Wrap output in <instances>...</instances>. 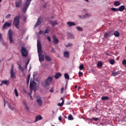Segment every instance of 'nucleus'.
<instances>
[{
  "label": "nucleus",
  "instance_id": "72a5a7b5",
  "mask_svg": "<svg viewBox=\"0 0 126 126\" xmlns=\"http://www.w3.org/2000/svg\"><path fill=\"white\" fill-rule=\"evenodd\" d=\"M108 99H109V97H108V96H102L101 97V99H102L103 101L108 100Z\"/></svg>",
  "mask_w": 126,
  "mask_h": 126
},
{
  "label": "nucleus",
  "instance_id": "f8f14e48",
  "mask_svg": "<svg viewBox=\"0 0 126 126\" xmlns=\"http://www.w3.org/2000/svg\"><path fill=\"white\" fill-rule=\"evenodd\" d=\"M34 84L35 82H34V81H32V82H30V89H31V92H32V91H33Z\"/></svg>",
  "mask_w": 126,
  "mask_h": 126
},
{
  "label": "nucleus",
  "instance_id": "473e14b6",
  "mask_svg": "<svg viewBox=\"0 0 126 126\" xmlns=\"http://www.w3.org/2000/svg\"><path fill=\"white\" fill-rule=\"evenodd\" d=\"M63 104H64V101H62V103H59L58 104V106L59 107H63Z\"/></svg>",
  "mask_w": 126,
  "mask_h": 126
},
{
  "label": "nucleus",
  "instance_id": "39448f33",
  "mask_svg": "<svg viewBox=\"0 0 126 126\" xmlns=\"http://www.w3.org/2000/svg\"><path fill=\"white\" fill-rule=\"evenodd\" d=\"M8 37L9 38L10 44H12V43H13V39H12V32H11V31L10 30L8 31Z\"/></svg>",
  "mask_w": 126,
  "mask_h": 126
},
{
  "label": "nucleus",
  "instance_id": "c85d7f7f",
  "mask_svg": "<svg viewBox=\"0 0 126 126\" xmlns=\"http://www.w3.org/2000/svg\"><path fill=\"white\" fill-rule=\"evenodd\" d=\"M56 25H58V22L55 21H53L52 23V27H54V26H56Z\"/></svg>",
  "mask_w": 126,
  "mask_h": 126
},
{
  "label": "nucleus",
  "instance_id": "338daca9",
  "mask_svg": "<svg viewBox=\"0 0 126 126\" xmlns=\"http://www.w3.org/2000/svg\"><path fill=\"white\" fill-rule=\"evenodd\" d=\"M61 100H62V102H63V101H64V100H63V97L61 98Z\"/></svg>",
  "mask_w": 126,
  "mask_h": 126
},
{
  "label": "nucleus",
  "instance_id": "412c9836",
  "mask_svg": "<svg viewBox=\"0 0 126 126\" xmlns=\"http://www.w3.org/2000/svg\"><path fill=\"white\" fill-rule=\"evenodd\" d=\"M61 76H62V74L61 73H57L54 77L56 79H59V77H61Z\"/></svg>",
  "mask_w": 126,
  "mask_h": 126
},
{
  "label": "nucleus",
  "instance_id": "f704fd0d",
  "mask_svg": "<svg viewBox=\"0 0 126 126\" xmlns=\"http://www.w3.org/2000/svg\"><path fill=\"white\" fill-rule=\"evenodd\" d=\"M64 77L65 79H69V75H68V74L67 73L64 74Z\"/></svg>",
  "mask_w": 126,
  "mask_h": 126
},
{
  "label": "nucleus",
  "instance_id": "2f4dec72",
  "mask_svg": "<svg viewBox=\"0 0 126 126\" xmlns=\"http://www.w3.org/2000/svg\"><path fill=\"white\" fill-rule=\"evenodd\" d=\"M68 120H69V121H72V120H73V117L72 116V115H69L68 116Z\"/></svg>",
  "mask_w": 126,
  "mask_h": 126
},
{
  "label": "nucleus",
  "instance_id": "423d86ee",
  "mask_svg": "<svg viewBox=\"0 0 126 126\" xmlns=\"http://www.w3.org/2000/svg\"><path fill=\"white\" fill-rule=\"evenodd\" d=\"M8 37L9 38L10 44H12V43H13V39H12V32H11V31L10 30L8 31Z\"/></svg>",
  "mask_w": 126,
  "mask_h": 126
},
{
  "label": "nucleus",
  "instance_id": "ddd939ff",
  "mask_svg": "<svg viewBox=\"0 0 126 126\" xmlns=\"http://www.w3.org/2000/svg\"><path fill=\"white\" fill-rule=\"evenodd\" d=\"M53 43L54 44H58L59 43V39L56 35H53Z\"/></svg>",
  "mask_w": 126,
  "mask_h": 126
},
{
  "label": "nucleus",
  "instance_id": "6ab92c4d",
  "mask_svg": "<svg viewBox=\"0 0 126 126\" xmlns=\"http://www.w3.org/2000/svg\"><path fill=\"white\" fill-rule=\"evenodd\" d=\"M68 26L71 27V26H75V23L72 22H67Z\"/></svg>",
  "mask_w": 126,
  "mask_h": 126
},
{
  "label": "nucleus",
  "instance_id": "e2e57ef3",
  "mask_svg": "<svg viewBox=\"0 0 126 126\" xmlns=\"http://www.w3.org/2000/svg\"><path fill=\"white\" fill-rule=\"evenodd\" d=\"M80 88H81L80 87H78V89H77L78 91H79V89H80Z\"/></svg>",
  "mask_w": 126,
  "mask_h": 126
},
{
  "label": "nucleus",
  "instance_id": "a878e982",
  "mask_svg": "<svg viewBox=\"0 0 126 126\" xmlns=\"http://www.w3.org/2000/svg\"><path fill=\"white\" fill-rule=\"evenodd\" d=\"M23 104L24 105L26 110H27V111H29V107H28V105H27V103H26V102L24 101L23 102Z\"/></svg>",
  "mask_w": 126,
  "mask_h": 126
},
{
  "label": "nucleus",
  "instance_id": "69168bd1",
  "mask_svg": "<svg viewBox=\"0 0 126 126\" xmlns=\"http://www.w3.org/2000/svg\"><path fill=\"white\" fill-rule=\"evenodd\" d=\"M2 84H2V81L1 84H0V86H2Z\"/></svg>",
  "mask_w": 126,
  "mask_h": 126
},
{
  "label": "nucleus",
  "instance_id": "13d9d810",
  "mask_svg": "<svg viewBox=\"0 0 126 126\" xmlns=\"http://www.w3.org/2000/svg\"><path fill=\"white\" fill-rule=\"evenodd\" d=\"M30 79H29V78L27 79V84H29V81H30Z\"/></svg>",
  "mask_w": 126,
  "mask_h": 126
},
{
  "label": "nucleus",
  "instance_id": "a211bd4d",
  "mask_svg": "<svg viewBox=\"0 0 126 126\" xmlns=\"http://www.w3.org/2000/svg\"><path fill=\"white\" fill-rule=\"evenodd\" d=\"M63 56L64 58H67L68 59L69 58V53L68 51H65L63 53Z\"/></svg>",
  "mask_w": 126,
  "mask_h": 126
},
{
  "label": "nucleus",
  "instance_id": "6e6552de",
  "mask_svg": "<svg viewBox=\"0 0 126 126\" xmlns=\"http://www.w3.org/2000/svg\"><path fill=\"white\" fill-rule=\"evenodd\" d=\"M41 23H42V18L39 17L37 19L36 23L34 25V27H38V25H41Z\"/></svg>",
  "mask_w": 126,
  "mask_h": 126
},
{
  "label": "nucleus",
  "instance_id": "20e7f679",
  "mask_svg": "<svg viewBox=\"0 0 126 126\" xmlns=\"http://www.w3.org/2000/svg\"><path fill=\"white\" fill-rule=\"evenodd\" d=\"M21 53L22 57H26L28 55V52L27 51V50H26V48L24 47H22L21 49Z\"/></svg>",
  "mask_w": 126,
  "mask_h": 126
},
{
  "label": "nucleus",
  "instance_id": "5701e85b",
  "mask_svg": "<svg viewBox=\"0 0 126 126\" xmlns=\"http://www.w3.org/2000/svg\"><path fill=\"white\" fill-rule=\"evenodd\" d=\"M2 84H4L5 85H8V84H9V81L8 80L2 81Z\"/></svg>",
  "mask_w": 126,
  "mask_h": 126
},
{
  "label": "nucleus",
  "instance_id": "79ce46f5",
  "mask_svg": "<svg viewBox=\"0 0 126 126\" xmlns=\"http://www.w3.org/2000/svg\"><path fill=\"white\" fill-rule=\"evenodd\" d=\"M72 46V44L68 43L67 45H65V47H66V48H67L68 47H71Z\"/></svg>",
  "mask_w": 126,
  "mask_h": 126
},
{
  "label": "nucleus",
  "instance_id": "49530a36",
  "mask_svg": "<svg viewBox=\"0 0 126 126\" xmlns=\"http://www.w3.org/2000/svg\"><path fill=\"white\" fill-rule=\"evenodd\" d=\"M83 75V73L82 72H79V76L80 77Z\"/></svg>",
  "mask_w": 126,
  "mask_h": 126
},
{
  "label": "nucleus",
  "instance_id": "a18cd8bd",
  "mask_svg": "<svg viewBox=\"0 0 126 126\" xmlns=\"http://www.w3.org/2000/svg\"><path fill=\"white\" fill-rule=\"evenodd\" d=\"M29 63V61H28L25 65V68L26 69L27 68V66H28Z\"/></svg>",
  "mask_w": 126,
  "mask_h": 126
},
{
  "label": "nucleus",
  "instance_id": "9d476101",
  "mask_svg": "<svg viewBox=\"0 0 126 126\" xmlns=\"http://www.w3.org/2000/svg\"><path fill=\"white\" fill-rule=\"evenodd\" d=\"M10 73L11 78H14V77H15V72H13V66H11V67Z\"/></svg>",
  "mask_w": 126,
  "mask_h": 126
},
{
  "label": "nucleus",
  "instance_id": "f03ea898",
  "mask_svg": "<svg viewBox=\"0 0 126 126\" xmlns=\"http://www.w3.org/2000/svg\"><path fill=\"white\" fill-rule=\"evenodd\" d=\"M19 19H20V17L16 16L15 17L13 23V25L17 29H19V27H18V25H19Z\"/></svg>",
  "mask_w": 126,
  "mask_h": 126
},
{
  "label": "nucleus",
  "instance_id": "aec40b11",
  "mask_svg": "<svg viewBox=\"0 0 126 126\" xmlns=\"http://www.w3.org/2000/svg\"><path fill=\"white\" fill-rule=\"evenodd\" d=\"M37 49H42V45H41V42L38 40L37 41Z\"/></svg>",
  "mask_w": 126,
  "mask_h": 126
},
{
  "label": "nucleus",
  "instance_id": "1a4fd4ad",
  "mask_svg": "<svg viewBox=\"0 0 126 126\" xmlns=\"http://www.w3.org/2000/svg\"><path fill=\"white\" fill-rule=\"evenodd\" d=\"M11 23L6 22L3 25L2 27V29L4 30L6 28V27H11Z\"/></svg>",
  "mask_w": 126,
  "mask_h": 126
},
{
  "label": "nucleus",
  "instance_id": "a19ab883",
  "mask_svg": "<svg viewBox=\"0 0 126 126\" xmlns=\"http://www.w3.org/2000/svg\"><path fill=\"white\" fill-rule=\"evenodd\" d=\"M111 10L112 11H118V10H119V9L116 8H112Z\"/></svg>",
  "mask_w": 126,
  "mask_h": 126
},
{
  "label": "nucleus",
  "instance_id": "b1692460",
  "mask_svg": "<svg viewBox=\"0 0 126 126\" xmlns=\"http://www.w3.org/2000/svg\"><path fill=\"white\" fill-rule=\"evenodd\" d=\"M114 35L115 37H120V33L118 31H115L114 32Z\"/></svg>",
  "mask_w": 126,
  "mask_h": 126
},
{
  "label": "nucleus",
  "instance_id": "0e129e2a",
  "mask_svg": "<svg viewBox=\"0 0 126 126\" xmlns=\"http://www.w3.org/2000/svg\"><path fill=\"white\" fill-rule=\"evenodd\" d=\"M29 95H30V96H31V99L32 100V95H30V94H29Z\"/></svg>",
  "mask_w": 126,
  "mask_h": 126
},
{
  "label": "nucleus",
  "instance_id": "9b49d317",
  "mask_svg": "<svg viewBox=\"0 0 126 126\" xmlns=\"http://www.w3.org/2000/svg\"><path fill=\"white\" fill-rule=\"evenodd\" d=\"M15 5L16 7H20L22 5V0H19L15 2Z\"/></svg>",
  "mask_w": 126,
  "mask_h": 126
},
{
  "label": "nucleus",
  "instance_id": "c9c22d12",
  "mask_svg": "<svg viewBox=\"0 0 126 126\" xmlns=\"http://www.w3.org/2000/svg\"><path fill=\"white\" fill-rule=\"evenodd\" d=\"M44 32L43 33L44 34H48V33H49V32H50V30H49V29L47 28L45 31H44Z\"/></svg>",
  "mask_w": 126,
  "mask_h": 126
},
{
  "label": "nucleus",
  "instance_id": "f257e3e1",
  "mask_svg": "<svg viewBox=\"0 0 126 126\" xmlns=\"http://www.w3.org/2000/svg\"><path fill=\"white\" fill-rule=\"evenodd\" d=\"M53 80V77H49L43 82H42V86L43 87H47L50 85V83L52 82Z\"/></svg>",
  "mask_w": 126,
  "mask_h": 126
},
{
  "label": "nucleus",
  "instance_id": "4be33fe9",
  "mask_svg": "<svg viewBox=\"0 0 126 126\" xmlns=\"http://www.w3.org/2000/svg\"><path fill=\"white\" fill-rule=\"evenodd\" d=\"M45 60L47 61V62H51V61H52V59H51V57H50L49 55H45Z\"/></svg>",
  "mask_w": 126,
  "mask_h": 126
},
{
  "label": "nucleus",
  "instance_id": "c03bdc74",
  "mask_svg": "<svg viewBox=\"0 0 126 126\" xmlns=\"http://www.w3.org/2000/svg\"><path fill=\"white\" fill-rule=\"evenodd\" d=\"M77 29L78 31H82V29L80 27H77Z\"/></svg>",
  "mask_w": 126,
  "mask_h": 126
},
{
  "label": "nucleus",
  "instance_id": "7ed1b4c3",
  "mask_svg": "<svg viewBox=\"0 0 126 126\" xmlns=\"http://www.w3.org/2000/svg\"><path fill=\"white\" fill-rule=\"evenodd\" d=\"M32 0H27L26 3L25 4V6L23 8V11L24 13H25L26 11H27V8H28V6L30 5V3H31V1Z\"/></svg>",
  "mask_w": 126,
  "mask_h": 126
},
{
  "label": "nucleus",
  "instance_id": "393cba45",
  "mask_svg": "<svg viewBox=\"0 0 126 126\" xmlns=\"http://www.w3.org/2000/svg\"><path fill=\"white\" fill-rule=\"evenodd\" d=\"M120 73H121V72H120V71L113 72H112V75L113 76H117V75H119V74H120Z\"/></svg>",
  "mask_w": 126,
  "mask_h": 126
},
{
  "label": "nucleus",
  "instance_id": "4d7b16f0",
  "mask_svg": "<svg viewBox=\"0 0 126 126\" xmlns=\"http://www.w3.org/2000/svg\"><path fill=\"white\" fill-rule=\"evenodd\" d=\"M89 16V15L88 14H86L84 16L85 18H86L87 17H88Z\"/></svg>",
  "mask_w": 126,
  "mask_h": 126
},
{
  "label": "nucleus",
  "instance_id": "ea45409f",
  "mask_svg": "<svg viewBox=\"0 0 126 126\" xmlns=\"http://www.w3.org/2000/svg\"><path fill=\"white\" fill-rule=\"evenodd\" d=\"M8 107L9 108V109H10V110H11L12 111H13V110H14V108L13 107V106L10 105V104H8Z\"/></svg>",
  "mask_w": 126,
  "mask_h": 126
},
{
  "label": "nucleus",
  "instance_id": "f3484780",
  "mask_svg": "<svg viewBox=\"0 0 126 126\" xmlns=\"http://www.w3.org/2000/svg\"><path fill=\"white\" fill-rule=\"evenodd\" d=\"M39 62H43L44 61V55L42 54H38Z\"/></svg>",
  "mask_w": 126,
  "mask_h": 126
},
{
  "label": "nucleus",
  "instance_id": "7c9ffc66",
  "mask_svg": "<svg viewBox=\"0 0 126 126\" xmlns=\"http://www.w3.org/2000/svg\"><path fill=\"white\" fill-rule=\"evenodd\" d=\"M120 4H121V3H120V1H116L114 2V5H115V6H119Z\"/></svg>",
  "mask_w": 126,
  "mask_h": 126
},
{
  "label": "nucleus",
  "instance_id": "864d4df0",
  "mask_svg": "<svg viewBox=\"0 0 126 126\" xmlns=\"http://www.w3.org/2000/svg\"><path fill=\"white\" fill-rule=\"evenodd\" d=\"M51 52L52 53H56V51L55 50V49H54V48H52L51 49Z\"/></svg>",
  "mask_w": 126,
  "mask_h": 126
},
{
  "label": "nucleus",
  "instance_id": "09e8293b",
  "mask_svg": "<svg viewBox=\"0 0 126 126\" xmlns=\"http://www.w3.org/2000/svg\"><path fill=\"white\" fill-rule=\"evenodd\" d=\"M122 64H123V65L126 64V60H124L123 61Z\"/></svg>",
  "mask_w": 126,
  "mask_h": 126
},
{
  "label": "nucleus",
  "instance_id": "bb28decb",
  "mask_svg": "<svg viewBox=\"0 0 126 126\" xmlns=\"http://www.w3.org/2000/svg\"><path fill=\"white\" fill-rule=\"evenodd\" d=\"M37 53L38 55H41L42 53H43V50H42V48L37 49Z\"/></svg>",
  "mask_w": 126,
  "mask_h": 126
},
{
  "label": "nucleus",
  "instance_id": "052dcab7",
  "mask_svg": "<svg viewBox=\"0 0 126 126\" xmlns=\"http://www.w3.org/2000/svg\"><path fill=\"white\" fill-rule=\"evenodd\" d=\"M105 54H106V55L107 56H111V55H110V54H109V53H105Z\"/></svg>",
  "mask_w": 126,
  "mask_h": 126
},
{
  "label": "nucleus",
  "instance_id": "8fccbe9b",
  "mask_svg": "<svg viewBox=\"0 0 126 126\" xmlns=\"http://www.w3.org/2000/svg\"><path fill=\"white\" fill-rule=\"evenodd\" d=\"M10 16H11V14H8V15H7L6 16V18H9L10 17Z\"/></svg>",
  "mask_w": 126,
  "mask_h": 126
},
{
  "label": "nucleus",
  "instance_id": "603ef678",
  "mask_svg": "<svg viewBox=\"0 0 126 126\" xmlns=\"http://www.w3.org/2000/svg\"><path fill=\"white\" fill-rule=\"evenodd\" d=\"M0 41H2V35L0 33Z\"/></svg>",
  "mask_w": 126,
  "mask_h": 126
},
{
  "label": "nucleus",
  "instance_id": "de8ad7c7",
  "mask_svg": "<svg viewBox=\"0 0 126 126\" xmlns=\"http://www.w3.org/2000/svg\"><path fill=\"white\" fill-rule=\"evenodd\" d=\"M63 90H64V89L63 88H62L61 89V94H63Z\"/></svg>",
  "mask_w": 126,
  "mask_h": 126
},
{
  "label": "nucleus",
  "instance_id": "dca6fc26",
  "mask_svg": "<svg viewBox=\"0 0 126 126\" xmlns=\"http://www.w3.org/2000/svg\"><path fill=\"white\" fill-rule=\"evenodd\" d=\"M125 9H126V6H125V5H121L118 8L119 11H121V12L124 11Z\"/></svg>",
  "mask_w": 126,
  "mask_h": 126
},
{
  "label": "nucleus",
  "instance_id": "3c124183",
  "mask_svg": "<svg viewBox=\"0 0 126 126\" xmlns=\"http://www.w3.org/2000/svg\"><path fill=\"white\" fill-rule=\"evenodd\" d=\"M39 34H40V35H41V34H44V31L41 30L39 31Z\"/></svg>",
  "mask_w": 126,
  "mask_h": 126
},
{
  "label": "nucleus",
  "instance_id": "0eeeda50",
  "mask_svg": "<svg viewBox=\"0 0 126 126\" xmlns=\"http://www.w3.org/2000/svg\"><path fill=\"white\" fill-rule=\"evenodd\" d=\"M36 102L38 103V106H41L43 105V100L39 96H36Z\"/></svg>",
  "mask_w": 126,
  "mask_h": 126
},
{
  "label": "nucleus",
  "instance_id": "680f3d73",
  "mask_svg": "<svg viewBox=\"0 0 126 126\" xmlns=\"http://www.w3.org/2000/svg\"><path fill=\"white\" fill-rule=\"evenodd\" d=\"M47 7V4H46L43 5V7H44V8H45V7Z\"/></svg>",
  "mask_w": 126,
  "mask_h": 126
},
{
  "label": "nucleus",
  "instance_id": "4c0bfd02",
  "mask_svg": "<svg viewBox=\"0 0 126 126\" xmlns=\"http://www.w3.org/2000/svg\"><path fill=\"white\" fill-rule=\"evenodd\" d=\"M14 93L16 97H18V92H17V89H15L14 90Z\"/></svg>",
  "mask_w": 126,
  "mask_h": 126
},
{
  "label": "nucleus",
  "instance_id": "2eb2a0df",
  "mask_svg": "<svg viewBox=\"0 0 126 126\" xmlns=\"http://www.w3.org/2000/svg\"><path fill=\"white\" fill-rule=\"evenodd\" d=\"M110 35H111V32H106L104 34V38H105V39H108V38H109V37H110Z\"/></svg>",
  "mask_w": 126,
  "mask_h": 126
},
{
  "label": "nucleus",
  "instance_id": "37998d69",
  "mask_svg": "<svg viewBox=\"0 0 126 126\" xmlns=\"http://www.w3.org/2000/svg\"><path fill=\"white\" fill-rule=\"evenodd\" d=\"M97 65H98V66H102V65H103V64L101 62H98Z\"/></svg>",
  "mask_w": 126,
  "mask_h": 126
},
{
  "label": "nucleus",
  "instance_id": "58836bf2",
  "mask_svg": "<svg viewBox=\"0 0 126 126\" xmlns=\"http://www.w3.org/2000/svg\"><path fill=\"white\" fill-rule=\"evenodd\" d=\"M19 69L20 70H21L22 71H23L24 70V69L22 67V66L21 65L19 64Z\"/></svg>",
  "mask_w": 126,
  "mask_h": 126
},
{
  "label": "nucleus",
  "instance_id": "e433bc0d",
  "mask_svg": "<svg viewBox=\"0 0 126 126\" xmlns=\"http://www.w3.org/2000/svg\"><path fill=\"white\" fill-rule=\"evenodd\" d=\"M109 63L111 64H114L115 63V60L111 59L110 60Z\"/></svg>",
  "mask_w": 126,
  "mask_h": 126
},
{
  "label": "nucleus",
  "instance_id": "4468645a",
  "mask_svg": "<svg viewBox=\"0 0 126 126\" xmlns=\"http://www.w3.org/2000/svg\"><path fill=\"white\" fill-rule=\"evenodd\" d=\"M43 119V117L41 115H38L36 117L34 122L36 123L38 121H41V120Z\"/></svg>",
  "mask_w": 126,
  "mask_h": 126
},
{
  "label": "nucleus",
  "instance_id": "774afa93",
  "mask_svg": "<svg viewBox=\"0 0 126 126\" xmlns=\"http://www.w3.org/2000/svg\"><path fill=\"white\" fill-rule=\"evenodd\" d=\"M28 78H29V79H30V75H29V76H28Z\"/></svg>",
  "mask_w": 126,
  "mask_h": 126
},
{
  "label": "nucleus",
  "instance_id": "6e6d98bb",
  "mask_svg": "<svg viewBox=\"0 0 126 126\" xmlns=\"http://www.w3.org/2000/svg\"><path fill=\"white\" fill-rule=\"evenodd\" d=\"M62 116H60L59 117V121H60V122H62Z\"/></svg>",
  "mask_w": 126,
  "mask_h": 126
},
{
  "label": "nucleus",
  "instance_id": "5fc2aeb1",
  "mask_svg": "<svg viewBox=\"0 0 126 126\" xmlns=\"http://www.w3.org/2000/svg\"><path fill=\"white\" fill-rule=\"evenodd\" d=\"M47 39L48 40L49 42H51V37H50V36H47Z\"/></svg>",
  "mask_w": 126,
  "mask_h": 126
},
{
  "label": "nucleus",
  "instance_id": "bf43d9fd",
  "mask_svg": "<svg viewBox=\"0 0 126 126\" xmlns=\"http://www.w3.org/2000/svg\"><path fill=\"white\" fill-rule=\"evenodd\" d=\"M50 92H51V93H53V92H54V91H53V89H51L50 90Z\"/></svg>",
  "mask_w": 126,
  "mask_h": 126
},
{
  "label": "nucleus",
  "instance_id": "cd10ccee",
  "mask_svg": "<svg viewBox=\"0 0 126 126\" xmlns=\"http://www.w3.org/2000/svg\"><path fill=\"white\" fill-rule=\"evenodd\" d=\"M98 120H99L98 118H94V117H93L92 119H90L91 122H92V121H94V122H97Z\"/></svg>",
  "mask_w": 126,
  "mask_h": 126
},
{
  "label": "nucleus",
  "instance_id": "c756f323",
  "mask_svg": "<svg viewBox=\"0 0 126 126\" xmlns=\"http://www.w3.org/2000/svg\"><path fill=\"white\" fill-rule=\"evenodd\" d=\"M79 69L80 70H83L84 69V65L83 64H81L79 66Z\"/></svg>",
  "mask_w": 126,
  "mask_h": 126
}]
</instances>
